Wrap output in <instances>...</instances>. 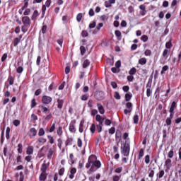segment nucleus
I'll list each match as a JSON object with an SVG mask.
<instances>
[{
  "label": "nucleus",
  "mask_w": 181,
  "mask_h": 181,
  "mask_svg": "<svg viewBox=\"0 0 181 181\" xmlns=\"http://www.w3.org/2000/svg\"><path fill=\"white\" fill-rule=\"evenodd\" d=\"M168 53H169V50H168V49H165L163 52V57H165V59H168Z\"/></svg>",
  "instance_id": "obj_49"
},
{
  "label": "nucleus",
  "mask_w": 181,
  "mask_h": 181,
  "mask_svg": "<svg viewBox=\"0 0 181 181\" xmlns=\"http://www.w3.org/2000/svg\"><path fill=\"white\" fill-rule=\"evenodd\" d=\"M134 124H138L139 121V116L138 115H135L133 117Z\"/></svg>",
  "instance_id": "obj_44"
},
{
  "label": "nucleus",
  "mask_w": 181,
  "mask_h": 181,
  "mask_svg": "<svg viewBox=\"0 0 181 181\" xmlns=\"http://www.w3.org/2000/svg\"><path fill=\"white\" fill-rule=\"evenodd\" d=\"M81 36L82 37H87V36H88V32H87V30H82Z\"/></svg>",
  "instance_id": "obj_58"
},
{
  "label": "nucleus",
  "mask_w": 181,
  "mask_h": 181,
  "mask_svg": "<svg viewBox=\"0 0 181 181\" xmlns=\"http://www.w3.org/2000/svg\"><path fill=\"white\" fill-rule=\"evenodd\" d=\"M173 155H175L173 150H170L168 153V156L170 158H173Z\"/></svg>",
  "instance_id": "obj_62"
},
{
  "label": "nucleus",
  "mask_w": 181,
  "mask_h": 181,
  "mask_svg": "<svg viewBox=\"0 0 181 181\" xmlns=\"http://www.w3.org/2000/svg\"><path fill=\"white\" fill-rule=\"evenodd\" d=\"M141 40H142V42H148V35H144L141 37Z\"/></svg>",
  "instance_id": "obj_57"
},
{
  "label": "nucleus",
  "mask_w": 181,
  "mask_h": 181,
  "mask_svg": "<svg viewBox=\"0 0 181 181\" xmlns=\"http://www.w3.org/2000/svg\"><path fill=\"white\" fill-rule=\"evenodd\" d=\"M57 146L59 149H62V146L63 145V141L59 138L57 139Z\"/></svg>",
  "instance_id": "obj_46"
},
{
  "label": "nucleus",
  "mask_w": 181,
  "mask_h": 181,
  "mask_svg": "<svg viewBox=\"0 0 181 181\" xmlns=\"http://www.w3.org/2000/svg\"><path fill=\"white\" fill-rule=\"evenodd\" d=\"M63 104H64V100L62 99L57 100V108H59V110H62V108H63Z\"/></svg>",
  "instance_id": "obj_22"
},
{
  "label": "nucleus",
  "mask_w": 181,
  "mask_h": 181,
  "mask_svg": "<svg viewBox=\"0 0 181 181\" xmlns=\"http://www.w3.org/2000/svg\"><path fill=\"white\" fill-rule=\"evenodd\" d=\"M76 119H73L70 122L69 126V131L71 132V134H76Z\"/></svg>",
  "instance_id": "obj_3"
},
{
  "label": "nucleus",
  "mask_w": 181,
  "mask_h": 181,
  "mask_svg": "<svg viewBox=\"0 0 181 181\" xmlns=\"http://www.w3.org/2000/svg\"><path fill=\"white\" fill-rule=\"evenodd\" d=\"M96 25H97V23L95 21H93V23L89 24V29H94Z\"/></svg>",
  "instance_id": "obj_60"
},
{
  "label": "nucleus",
  "mask_w": 181,
  "mask_h": 181,
  "mask_svg": "<svg viewBox=\"0 0 181 181\" xmlns=\"http://www.w3.org/2000/svg\"><path fill=\"white\" fill-rule=\"evenodd\" d=\"M144 162L146 165H148L149 162H151V156L149 155H146L144 157Z\"/></svg>",
  "instance_id": "obj_36"
},
{
  "label": "nucleus",
  "mask_w": 181,
  "mask_h": 181,
  "mask_svg": "<svg viewBox=\"0 0 181 181\" xmlns=\"http://www.w3.org/2000/svg\"><path fill=\"white\" fill-rule=\"evenodd\" d=\"M65 170H66L64 169V168H62L59 170V172H58L59 175V176H63V175H64Z\"/></svg>",
  "instance_id": "obj_55"
},
{
  "label": "nucleus",
  "mask_w": 181,
  "mask_h": 181,
  "mask_svg": "<svg viewBox=\"0 0 181 181\" xmlns=\"http://www.w3.org/2000/svg\"><path fill=\"white\" fill-rule=\"evenodd\" d=\"M28 134L30 138H33L37 135V131L35 127H33L29 130Z\"/></svg>",
  "instance_id": "obj_8"
},
{
  "label": "nucleus",
  "mask_w": 181,
  "mask_h": 181,
  "mask_svg": "<svg viewBox=\"0 0 181 181\" xmlns=\"http://www.w3.org/2000/svg\"><path fill=\"white\" fill-rule=\"evenodd\" d=\"M45 129L43 128H40L39 131H38V135L39 136H43V135H45Z\"/></svg>",
  "instance_id": "obj_40"
},
{
  "label": "nucleus",
  "mask_w": 181,
  "mask_h": 181,
  "mask_svg": "<svg viewBox=\"0 0 181 181\" xmlns=\"http://www.w3.org/2000/svg\"><path fill=\"white\" fill-rule=\"evenodd\" d=\"M46 179H47V174L46 173H41V174L39 176V180L46 181Z\"/></svg>",
  "instance_id": "obj_17"
},
{
  "label": "nucleus",
  "mask_w": 181,
  "mask_h": 181,
  "mask_svg": "<svg viewBox=\"0 0 181 181\" xmlns=\"http://www.w3.org/2000/svg\"><path fill=\"white\" fill-rule=\"evenodd\" d=\"M177 107V104L176 103V102L173 101L170 107L169 112H175V110H176Z\"/></svg>",
  "instance_id": "obj_14"
},
{
  "label": "nucleus",
  "mask_w": 181,
  "mask_h": 181,
  "mask_svg": "<svg viewBox=\"0 0 181 181\" xmlns=\"http://www.w3.org/2000/svg\"><path fill=\"white\" fill-rule=\"evenodd\" d=\"M83 18V13H79L76 16V21L78 22H81V19Z\"/></svg>",
  "instance_id": "obj_50"
},
{
  "label": "nucleus",
  "mask_w": 181,
  "mask_h": 181,
  "mask_svg": "<svg viewBox=\"0 0 181 181\" xmlns=\"http://www.w3.org/2000/svg\"><path fill=\"white\" fill-rule=\"evenodd\" d=\"M75 173H77V169L76 168H71L70 169L69 179H74Z\"/></svg>",
  "instance_id": "obj_15"
},
{
  "label": "nucleus",
  "mask_w": 181,
  "mask_h": 181,
  "mask_svg": "<svg viewBox=\"0 0 181 181\" xmlns=\"http://www.w3.org/2000/svg\"><path fill=\"white\" fill-rule=\"evenodd\" d=\"M90 131L91 132V134H94V132H95V124H91V127L90 128Z\"/></svg>",
  "instance_id": "obj_54"
},
{
  "label": "nucleus",
  "mask_w": 181,
  "mask_h": 181,
  "mask_svg": "<svg viewBox=\"0 0 181 181\" xmlns=\"http://www.w3.org/2000/svg\"><path fill=\"white\" fill-rule=\"evenodd\" d=\"M37 105V103H36V99H35V98L32 99L30 107L35 108V107H36Z\"/></svg>",
  "instance_id": "obj_41"
},
{
  "label": "nucleus",
  "mask_w": 181,
  "mask_h": 181,
  "mask_svg": "<svg viewBox=\"0 0 181 181\" xmlns=\"http://www.w3.org/2000/svg\"><path fill=\"white\" fill-rule=\"evenodd\" d=\"M139 9L142 11L140 12L141 16H145L146 15V6L141 4L139 6Z\"/></svg>",
  "instance_id": "obj_11"
},
{
  "label": "nucleus",
  "mask_w": 181,
  "mask_h": 181,
  "mask_svg": "<svg viewBox=\"0 0 181 181\" xmlns=\"http://www.w3.org/2000/svg\"><path fill=\"white\" fill-rule=\"evenodd\" d=\"M11 132V128L9 127H8L6 128V139H9L10 136H9V133Z\"/></svg>",
  "instance_id": "obj_43"
},
{
  "label": "nucleus",
  "mask_w": 181,
  "mask_h": 181,
  "mask_svg": "<svg viewBox=\"0 0 181 181\" xmlns=\"http://www.w3.org/2000/svg\"><path fill=\"white\" fill-rule=\"evenodd\" d=\"M85 168L89 169L87 171L88 175H93L94 172H97L101 168V162L97 160V156L92 154L89 156Z\"/></svg>",
  "instance_id": "obj_1"
},
{
  "label": "nucleus",
  "mask_w": 181,
  "mask_h": 181,
  "mask_svg": "<svg viewBox=\"0 0 181 181\" xmlns=\"http://www.w3.org/2000/svg\"><path fill=\"white\" fill-rule=\"evenodd\" d=\"M46 5H42V15H41V18L43 19V18H45V15H46Z\"/></svg>",
  "instance_id": "obj_27"
},
{
  "label": "nucleus",
  "mask_w": 181,
  "mask_h": 181,
  "mask_svg": "<svg viewBox=\"0 0 181 181\" xmlns=\"http://www.w3.org/2000/svg\"><path fill=\"white\" fill-rule=\"evenodd\" d=\"M114 97L116 100H121V95H119L118 92H115Z\"/></svg>",
  "instance_id": "obj_59"
},
{
  "label": "nucleus",
  "mask_w": 181,
  "mask_h": 181,
  "mask_svg": "<svg viewBox=\"0 0 181 181\" xmlns=\"http://www.w3.org/2000/svg\"><path fill=\"white\" fill-rule=\"evenodd\" d=\"M156 176L158 179H162V177L165 176V170H160L158 173H157Z\"/></svg>",
  "instance_id": "obj_29"
},
{
  "label": "nucleus",
  "mask_w": 181,
  "mask_h": 181,
  "mask_svg": "<svg viewBox=\"0 0 181 181\" xmlns=\"http://www.w3.org/2000/svg\"><path fill=\"white\" fill-rule=\"evenodd\" d=\"M13 124L14 127H19L21 125V120L19 119H14L13 121Z\"/></svg>",
  "instance_id": "obj_42"
},
{
  "label": "nucleus",
  "mask_w": 181,
  "mask_h": 181,
  "mask_svg": "<svg viewBox=\"0 0 181 181\" xmlns=\"http://www.w3.org/2000/svg\"><path fill=\"white\" fill-rule=\"evenodd\" d=\"M27 155H32L33 153V146H29L26 151Z\"/></svg>",
  "instance_id": "obj_30"
},
{
  "label": "nucleus",
  "mask_w": 181,
  "mask_h": 181,
  "mask_svg": "<svg viewBox=\"0 0 181 181\" xmlns=\"http://www.w3.org/2000/svg\"><path fill=\"white\" fill-rule=\"evenodd\" d=\"M52 98L50 96L44 95L42 97V104L49 105L52 101Z\"/></svg>",
  "instance_id": "obj_5"
},
{
  "label": "nucleus",
  "mask_w": 181,
  "mask_h": 181,
  "mask_svg": "<svg viewBox=\"0 0 181 181\" xmlns=\"http://www.w3.org/2000/svg\"><path fill=\"white\" fill-rule=\"evenodd\" d=\"M115 36L117 37H121V36H122V34L121 33V31L117 30L115 31Z\"/></svg>",
  "instance_id": "obj_61"
},
{
  "label": "nucleus",
  "mask_w": 181,
  "mask_h": 181,
  "mask_svg": "<svg viewBox=\"0 0 181 181\" xmlns=\"http://www.w3.org/2000/svg\"><path fill=\"white\" fill-rule=\"evenodd\" d=\"M129 151H130V146L129 144H125L122 150V153L124 155V156H129Z\"/></svg>",
  "instance_id": "obj_4"
},
{
  "label": "nucleus",
  "mask_w": 181,
  "mask_h": 181,
  "mask_svg": "<svg viewBox=\"0 0 181 181\" xmlns=\"http://www.w3.org/2000/svg\"><path fill=\"white\" fill-rule=\"evenodd\" d=\"M125 101H131V98H132V94L126 93L124 95Z\"/></svg>",
  "instance_id": "obj_32"
},
{
  "label": "nucleus",
  "mask_w": 181,
  "mask_h": 181,
  "mask_svg": "<svg viewBox=\"0 0 181 181\" xmlns=\"http://www.w3.org/2000/svg\"><path fill=\"white\" fill-rule=\"evenodd\" d=\"M144 155H145V151H144V148H141L140 151H139V156H138L139 160L142 159V158H144Z\"/></svg>",
  "instance_id": "obj_26"
},
{
  "label": "nucleus",
  "mask_w": 181,
  "mask_h": 181,
  "mask_svg": "<svg viewBox=\"0 0 181 181\" xmlns=\"http://www.w3.org/2000/svg\"><path fill=\"white\" fill-rule=\"evenodd\" d=\"M47 138L49 139V144H51V145H53V144H54V139L53 138V136L48 135Z\"/></svg>",
  "instance_id": "obj_47"
},
{
  "label": "nucleus",
  "mask_w": 181,
  "mask_h": 181,
  "mask_svg": "<svg viewBox=\"0 0 181 181\" xmlns=\"http://www.w3.org/2000/svg\"><path fill=\"white\" fill-rule=\"evenodd\" d=\"M55 129H56V123H53L49 128V132L52 134V132H54Z\"/></svg>",
  "instance_id": "obj_38"
},
{
  "label": "nucleus",
  "mask_w": 181,
  "mask_h": 181,
  "mask_svg": "<svg viewBox=\"0 0 181 181\" xmlns=\"http://www.w3.org/2000/svg\"><path fill=\"white\" fill-rule=\"evenodd\" d=\"M23 15L24 16H28V15H30V8H26L23 12Z\"/></svg>",
  "instance_id": "obj_56"
},
{
  "label": "nucleus",
  "mask_w": 181,
  "mask_h": 181,
  "mask_svg": "<svg viewBox=\"0 0 181 181\" xmlns=\"http://www.w3.org/2000/svg\"><path fill=\"white\" fill-rule=\"evenodd\" d=\"M121 172H122V167L117 168L115 170V173H121Z\"/></svg>",
  "instance_id": "obj_64"
},
{
  "label": "nucleus",
  "mask_w": 181,
  "mask_h": 181,
  "mask_svg": "<svg viewBox=\"0 0 181 181\" xmlns=\"http://www.w3.org/2000/svg\"><path fill=\"white\" fill-rule=\"evenodd\" d=\"M90 62L88 59H85L82 64L83 69H87L90 64Z\"/></svg>",
  "instance_id": "obj_23"
},
{
  "label": "nucleus",
  "mask_w": 181,
  "mask_h": 181,
  "mask_svg": "<svg viewBox=\"0 0 181 181\" xmlns=\"http://www.w3.org/2000/svg\"><path fill=\"white\" fill-rule=\"evenodd\" d=\"M56 153V148H49L48 151V153L47 155V159H52L53 158V156Z\"/></svg>",
  "instance_id": "obj_10"
},
{
  "label": "nucleus",
  "mask_w": 181,
  "mask_h": 181,
  "mask_svg": "<svg viewBox=\"0 0 181 181\" xmlns=\"http://www.w3.org/2000/svg\"><path fill=\"white\" fill-rule=\"evenodd\" d=\"M173 46V45H172V40H170L168 42L165 43L166 49H172Z\"/></svg>",
  "instance_id": "obj_35"
},
{
  "label": "nucleus",
  "mask_w": 181,
  "mask_h": 181,
  "mask_svg": "<svg viewBox=\"0 0 181 181\" xmlns=\"http://www.w3.org/2000/svg\"><path fill=\"white\" fill-rule=\"evenodd\" d=\"M126 107L128 110H129V113L132 112V103L127 102L126 103Z\"/></svg>",
  "instance_id": "obj_31"
},
{
  "label": "nucleus",
  "mask_w": 181,
  "mask_h": 181,
  "mask_svg": "<svg viewBox=\"0 0 181 181\" xmlns=\"http://www.w3.org/2000/svg\"><path fill=\"white\" fill-rule=\"evenodd\" d=\"M80 50H81V56H83V54H86V47L84 46H81L80 47Z\"/></svg>",
  "instance_id": "obj_52"
},
{
  "label": "nucleus",
  "mask_w": 181,
  "mask_h": 181,
  "mask_svg": "<svg viewBox=\"0 0 181 181\" xmlns=\"http://www.w3.org/2000/svg\"><path fill=\"white\" fill-rule=\"evenodd\" d=\"M104 26L103 23H99L96 26L95 29L93 30V33L95 34L97 32H100V29Z\"/></svg>",
  "instance_id": "obj_20"
},
{
  "label": "nucleus",
  "mask_w": 181,
  "mask_h": 181,
  "mask_svg": "<svg viewBox=\"0 0 181 181\" xmlns=\"http://www.w3.org/2000/svg\"><path fill=\"white\" fill-rule=\"evenodd\" d=\"M47 30V25H44L42 27V29H41V32L43 35H45V33H46Z\"/></svg>",
  "instance_id": "obj_51"
},
{
  "label": "nucleus",
  "mask_w": 181,
  "mask_h": 181,
  "mask_svg": "<svg viewBox=\"0 0 181 181\" xmlns=\"http://www.w3.org/2000/svg\"><path fill=\"white\" fill-rule=\"evenodd\" d=\"M39 11L37 10H35L32 16H31V21H36L37 19V17L39 16Z\"/></svg>",
  "instance_id": "obj_18"
},
{
  "label": "nucleus",
  "mask_w": 181,
  "mask_h": 181,
  "mask_svg": "<svg viewBox=\"0 0 181 181\" xmlns=\"http://www.w3.org/2000/svg\"><path fill=\"white\" fill-rule=\"evenodd\" d=\"M16 71L18 74H21L23 72V66H18L17 69H16Z\"/></svg>",
  "instance_id": "obj_53"
},
{
  "label": "nucleus",
  "mask_w": 181,
  "mask_h": 181,
  "mask_svg": "<svg viewBox=\"0 0 181 181\" xmlns=\"http://www.w3.org/2000/svg\"><path fill=\"white\" fill-rule=\"evenodd\" d=\"M71 142H73V138H68L66 139V141H65L66 146H69V145H70V144H71Z\"/></svg>",
  "instance_id": "obj_48"
},
{
  "label": "nucleus",
  "mask_w": 181,
  "mask_h": 181,
  "mask_svg": "<svg viewBox=\"0 0 181 181\" xmlns=\"http://www.w3.org/2000/svg\"><path fill=\"white\" fill-rule=\"evenodd\" d=\"M57 134L58 136H62L63 135V127L59 126L57 129Z\"/></svg>",
  "instance_id": "obj_24"
},
{
  "label": "nucleus",
  "mask_w": 181,
  "mask_h": 181,
  "mask_svg": "<svg viewBox=\"0 0 181 181\" xmlns=\"http://www.w3.org/2000/svg\"><path fill=\"white\" fill-rule=\"evenodd\" d=\"M37 141L40 144H46L47 142V140L43 137L38 138Z\"/></svg>",
  "instance_id": "obj_39"
},
{
  "label": "nucleus",
  "mask_w": 181,
  "mask_h": 181,
  "mask_svg": "<svg viewBox=\"0 0 181 181\" xmlns=\"http://www.w3.org/2000/svg\"><path fill=\"white\" fill-rule=\"evenodd\" d=\"M119 179H121V175L118 176V175H114L112 177V180L113 181H119Z\"/></svg>",
  "instance_id": "obj_63"
},
{
  "label": "nucleus",
  "mask_w": 181,
  "mask_h": 181,
  "mask_svg": "<svg viewBox=\"0 0 181 181\" xmlns=\"http://www.w3.org/2000/svg\"><path fill=\"white\" fill-rule=\"evenodd\" d=\"M78 131L80 134H83V132H84V120H81L80 122Z\"/></svg>",
  "instance_id": "obj_19"
},
{
  "label": "nucleus",
  "mask_w": 181,
  "mask_h": 181,
  "mask_svg": "<svg viewBox=\"0 0 181 181\" xmlns=\"http://www.w3.org/2000/svg\"><path fill=\"white\" fill-rule=\"evenodd\" d=\"M97 107L100 114H105V110L104 109V106H103L101 103H97Z\"/></svg>",
  "instance_id": "obj_13"
},
{
  "label": "nucleus",
  "mask_w": 181,
  "mask_h": 181,
  "mask_svg": "<svg viewBox=\"0 0 181 181\" xmlns=\"http://www.w3.org/2000/svg\"><path fill=\"white\" fill-rule=\"evenodd\" d=\"M47 168H49V165L46 163H42L40 168L41 172L43 173H46V170H47Z\"/></svg>",
  "instance_id": "obj_21"
},
{
  "label": "nucleus",
  "mask_w": 181,
  "mask_h": 181,
  "mask_svg": "<svg viewBox=\"0 0 181 181\" xmlns=\"http://www.w3.org/2000/svg\"><path fill=\"white\" fill-rule=\"evenodd\" d=\"M77 146L78 148L83 147V140H81V139L80 138H78L77 139Z\"/></svg>",
  "instance_id": "obj_37"
},
{
  "label": "nucleus",
  "mask_w": 181,
  "mask_h": 181,
  "mask_svg": "<svg viewBox=\"0 0 181 181\" xmlns=\"http://www.w3.org/2000/svg\"><path fill=\"white\" fill-rule=\"evenodd\" d=\"M129 74L130 76H134V74H136V68L135 67L132 68L129 71Z\"/></svg>",
  "instance_id": "obj_33"
},
{
  "label": "nucleus",
  "mask_w": 181,
  "mask_h": 181,
  "mask_svg": "<svg viewBox=\"0 0 181 181\" xmlns=\"http://www.w3.org/2000/svg\"><path fill=\"white\" fill-rule=\"evenodd\" d=\"M165 168H166L165 170H170V168L172 166V160L170 158H168L165 161V164H164Z\"/></svg>",
  "instance_id": "obj_9"
},
{
  "label": "nucleus",
  "mask_w": 181,
  "mask_h": 181,
  "mask_svg": "<svg viewBox=\"0 0 181 181\" xmlns=\"http://www.w3.org/2000/svg\"><path fill=\"white\" fill-rule=\"evenodd\" d=\"M7 82L8 83L9 86H13V83H15V77L9 75L7 79Z\"/></svg>",
  "instance_id": "obj_16"
},
{
  "label": "nucleus",
  "mask_w": 181,
  "mask_h": 181,
  "mask_svg": "<svg viewBox=\"0 0 181 181\" xmlns=\"http://www.w3.org/2000/svg\"><path fill=\"white\" fill-rule=\"evenodd\" d=\"M146 58H141L140 59H139V64H141V66H145V64H146Z\"/></svg>",
  "instance_id": "obj_28"
},
{
  "label": "nucleus",
  "mask_w": 181,
  "mask_h": 181,
  "mask_svg": "<svg viewBox=\"0 0 181 181\" xmlns=\"http://www.w3.org/2000/svg\"><path fill=\"white\" fill-rule=\"evenodd\" d=\"M95 119L98 122H101V121H104V118H103L100 115H96Z\"/></svg>",
  "instance_id": "obj_45"
},
{
  "label": "nucleus",
  "mask_w": 181,
  "mask_h": 181,
  "mask_svg": "<svg viewBox=\"0 0 181 181\" xmlns=\"http://www.w3.org/2000/svg\"><path fill=\"white\" fill-rule=\"evenodd\" d=\"M23 35H20L18 37L14 38L13 40V46L16 47L19 43H21V40L22 39Z\"/></svg>",
  "instance_id": "obj_12"
},
{
  "label": "nucleus",
  "mask_w": 181,
  "mask_h": 181,
  "mask_svg": "<svg viewBox=\"0 0 181 181\" xmlns=\"http://www.w3.org/2000/svg\"><path fill=\"white\" fill-rule=\"evenodd\" d=\"M94 97L98 101H103L105 98V94L101 90H98L95 93Z\"/></svg>",
  "instance_id": "obj_2"
},
{
  "label": "nucleus",
  "mask_w": 181,
  "mask_h": 181,
  "mask_svg": "<svg viewBox=\"0 0 181 181\" xmlns=\"http://www.w3.org/2000/svg\"><path fill=\"white\" fill-rule=\"evenodd\" d=\"M21 21L23 25L30 26V25L32 24V21H30V18H29V16L22 17Z\"/></svg>",
  "instance_id": "obj_7"
},
{
  "label": "nucleus",
  "mask_w": 181,
  "mask_h": 181,
  "mask_svg": "<svg viewBox=\"0 0 181 181\" xmlns=\"http://www.w3.org/2000/svg\"><path fill=\"white\" fill-rule=\"evenodd\" d=\"M17 151L18 153H22V152H23V145H22V143L18 144Z\"/></svg>",
  "instance_id": "obj_34"
},
{
  "label": "nucleus",
  "mask_w": 181,
  "mask_h": 181,
  "mask_svg": "<svg viewBox=\"0 0 181 181\" xmlns=\"http://www.w3.org/2000/svg\"><path fill=\"white\" fill-rule=\"evenodd\" d=\"M121 136H122L121 130L117 129L115 134V141L117 142V146H119V142H121Z\"/></svg>",
  "instance_id": "obj_6"
},
{
  "label": "nucleus",
  "mask_w": 181,
  "mask_h": 181,
  "mask_svg": "<svg viewBox=\"0 0 181 181\" xmlns=\"http://www.w3.org/2000/svg\"><path fill=\"white\" fill-rule=\"evenodd\" d=\"M29 28H30V25H23L21 26V32H23V33H26V32L29 30Z\"/></svg>",
  "instance_id": "obj_25"
}]
</instances>
